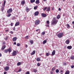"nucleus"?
I'll return each instance as SVG.
<instances>
[{"label": "nucleus", "mask_w": 74, "mask_h": 74, "mask_svg": "<svg viewBox=\"0 0 74 74\" xmlns=\"http://www.w3.org/2000/svg\"><path fill=\"white\" fill-rule=\"evenodd\" d=\"M60 73H63V71L61 70L60 71Z\"/></svg>", "instance_id": "64"}, {"label": "nucleus", "mask_w": 74, "mask_h": 74, "mask_svg": "<svg viewBox=\"0 0 74 74\" xmlns=\"http://www.w3.org/2000/svg\"><path fill=\"white\" fill-rule=\"evenodd\" d=\"M49 55V53H46V55L47 56H48Z\"/></svg>", "instance_id": "40"}, {"label": "nucleus", "mask_w": 74, "mask_h": 74, "mask_svg": "<svg viewBox=\"0 0 74 74\" xmlns=\"http://www.w3.org/2000/svg\"><path fill=\"white\" fill-rule=\"evenodd\" d=\"M40 20L38 19L36 20L35 22V24L36 25H39V24H40Z\"/></svg>", "instance_id": "3"}, {"label": "nucleus", "mask_w": 74, "mask_h": 74, "mask_svg": "<svg viewBox=\"0 0 74 74\" xmlns=\"http://www.w3.org/2000/svg\"><path fill=\"white\" fill-rule=\"evenodd\" d=\"M73 25V26H74V21H73L72 23Z\"/></svg>", "instance_id": "53"}, {"label": "nucleus", "mask_w": 74, "mask_h": 74, "mask_svg": "<svg viewBox=\"0 0 74 74\" xmlns=\"http://www.w3.org/2000/svg\"><path fill=\"white\" fill-rule=\"evenodd\" d=\"M45 34V31L42 32L41 33L42 35V36H44Z\"/></svg>", "instance_id": "31"}, {"label": "nucleus", "mask_w": 74, "mask_h": 74, "mask_svg": "<svg viewBox=\"0 0 74 74\" xmlns=\"http://www.w3.org/2000/svg\"><path fill=\"white\" fill-rule=\"evenodd\" d=\"M56 73H58L59 72V70L58 69H56Z\"/></svg>", "instance_id": "35"}, {"label": "nucleus", "mask_w": 74, "mask_h": 74, "mask_svg": "<svg viewBox=\"0 0 74 74\" xmlns=\"http://www.w3.org/2000/svg\"><path fill=\"white\" fill-rule=\"evenodd\" d=\"M17 66H21V63L20 62H18L17 64Z\"/></svg>", "instance_id": "20"}, {"label": "nucleus", "mask_w": 74, "mask_h": 74, "mask_svg": "<svg viewBox=\"0 0 74 74\" xmlns=\"http://www.w3.org/2000/svg\"><path fill=\"white\" fill-rule=\"evenodd\" d=\"M17 40V38L16 37H14L12 39V40L13 41H16Z\"/></svg>", "instance_id": "12"}, {"label": "nucleus", "mask_w": 74, "mask_h": 74, "mask_svg": "<svg viewBox=\"0 0 74 74\" xmlns=\"http://www.w3.org/2000/svg\"><path fill=\"white\" fill-rule=\"evenodd\" d=\"M53 9H54V8L53 7H52V10L53 11Z\"/></svg>", "instance_id": "61"}, {"label": "nucleus", "mask_w": 74, "mask_h": 74, "mask_svg": "<svg viewBox=\"0 0 74 74\" xmlns=\"http://www.w3.org/2000/svg\"><path fill=\"white\" fill-rule=\"evenodd\" d=\"M36 59L37 61H38V62H39V61H40V60H41L40 58H37Z\"/></svg>", "instance_id": "30"}, {"label": "nucleus", "mask_w": 74, "mask_h": 74, "mask_svg": "<svg viewBox=\"0 0 74 74\" xmlns=\"http://www.w3.org/2000/svg\"><path fill=\"white\" fill-rule=\"evenodd\" d=\"M39 14V12L36 11L35 12L34 14L35 16H37Z\"/></svg>", "instance_id": "6"}, {"label": "nucleus", "mask_w": 74, "mask_h": 74, "mask_svg": "<svg viewBox=\"0 0 74 74\" xmlns=\"http://www.w3.org/2000/svg\"><path fill=\"white\" fill-rule=\"evenodd\" d=\"M11 14H8L7 16L8 17H10V16H11Z\"/></svg>", "instance_id": "37"}, {"label": "nucleus", "mask_w": 74, "mask_h": 74, "mask_svg": "<svg viewBox=\"0 0 74 74\" xmlns=\"http://www.w3.org/2000/svg\"><path fill=\"white\" fill-rule=\"evenodd\" d=\"M12 55L13 56H16V51H13L12 53Z\"/></svg>", "instance_id": "4"}, {"label": "nucleus", "mask_w": 74, "mask_h": 74, "mask_svg": "<svg viewBox=\"0 0 74 74\" xmlns=\"http://www.w3.org/2000/svg\"><path fill=\"white\" fill-rule=\"evenodd\" d=\"M71 69H73V68H74V65H72L71 66Z\"/></svg>", "instance_id": "47"}, {"label": "nucleus", "mask_w": 74, "mask_h": 74, "mask_svg": "<svg viewBox=\"0 0 74 74\" xmlns=\"http://www.w3.org/2000/svg\"><path fill=\"white\" fill-rule=\"evenodd\" d=\"M5 3H6V1L5 0L4 1L3 3V6L4 7H5Z\"/></svg>", "instance_id": "25"}, {"label": "nucleus", "mask_w": 74, "mask_h": 74, "mask_svg": "<svg viewBox=\"0 0 74 74\" xmlns=\"http://www.w3.org/2000/svg\"><path fill=\"white\" fill-rule=\"evenodd\" d=\"M7 74V72H5L4 73V74Z\"/></svg>", "instance_id": "58"}, {"label": "nucleus", "mask_w": 74, "mask_h": 74, "mask_svg": "<svg viewBox=\"0 0 74 74\" xmlns=\"http://www.w3.org/2000/svg\"><path fill=\"white\" fill-rule=\"evenodd\" d=\"M59 11H60L61 10V8H60L58 9Z\"/></svg>", "instance_id": "56"}, {"label": "nucleus", "mask_w": 74, "mask_h": 74, "mask_svg": "<svg viewBox=\"0 0 74 74\" xmlns=\"http://www.w3.org/2000/svg\"><path fill=\"white\" fill-rule=\"evenodd\" d=\"M37 70L36 69H33V72H34V73H36V72H37Z\"/></svg>", "instance_id": "23"}, {"label": "nucleus", "mask_w": 74, "mask_h": 74, "mask_svg": "<svg viewBox=\"0 0 74 74\" xmlns=\"http://www.w3.org/2000/svg\"><path fill=\"white\" fill-rule=\"evenodd\" d=\"M35 53H36V51L35 50L33 51L31 53V55H34L35 54Z\"/></svg>", "instance_id": "15"}, {"label": "nucleus", "mask_w": 74, "mask_h": 74, "mask_svg": "<svg viewBox=\"0 0 74 74\" xmlns=\"http://www.w3.org/2000/svg\"><path fill=\"white\" fill-rule=\"evenodd\" d=\"M21 71H22V69H20L18 70V72H21Z\"/></svg>", "instance_id": "46"}, {"label": "nucleus", "mask_w": 74, "mask_h": 74, "mask_svg": "<svg viewBox=\"0 0 74 74\" xmlns=\"http://www.w3.org/2000/svg\"><path fill=\"white\" fill-rule=\"evenodd\" d=\"M13 30H15V27H13Z\"/></svg>", "instance_id": "57"}, {"label": "nucleus", "mask_w": 74, "mask_h": 74, "mask_svg": "<svg viewBox=\"0 0 74 74\" xmlns=\"http://www.w3.org/2000/svg\"><path fill=\"white\" fill-rule=\"evenodd\" d=\"M25 47L26 48H27V45H25Z\"/></svg>", "instance_id": "54"}, {"label": "nucleus", "mask_w": 74, "mask_h": 74, "mask_svg": "<svg viewBox=\"0 0 74 74\" xmlns=\"http://www.w3.org/2000/svg\"><path fill=\"white\" fill-rule=\"evenodd\" d=\"M26 10L27 11V12L29 11V9L28 8H26Z\"/></svg>", "instance_id": "33"}, {"label": "nucleus", "mask_w": 74, "mask_h": 74, "mask_svg": "<svg viewBox=\"0 0 74 74\" xmlns=\"http://www.w3.org/2000/svg\"><path fill=\"white\" fill-rule=\"evenodd\" d=\"M21 4L22 5H23L25 4V0H23L21 1Z\"/></svg>", "instance_id": "9"}, {"label": "nucleus", "mask_w": 74, "mask_h": 74, "mask_svg": "<svg viewBox=\"0 0 74 74\" xmlns=\"http://www.w3.org/2000/svg\"><path fill=\"white\" fill-rule=\"evenodd\" d=\"M13 25H14V23H11L10 24V25L11 26H13Z\"/></svg>", "instance_id": "49"}, {"label": "nucleus", "mask_w": 74, "mask_h": 74, "mask_svg": "<svg viewBox=\"0 0 74 74\" xmlns=\"http://www.w3.org/2000/svg\"><path fill=\"white\" fill-rule=\"evenodd\" d=\"M60 18V15H58L57 17V19H59Z\"/></svg>", "instance_id": "29"}, {"label": "nucleus", "mask_w": 74, "mask_h": 74, "mask_svg": "<svg viewBox=\"0 0 74 74\" xmlns=\"http://www.w3.org/2000/svg\"><path fill=\"white\" fill-rule=\"evenodd\" d=\"M67 49H71V48H72V46H69L67 47Z\"/></svg>", "instance_id": "14"}, {"label": "nucleus", "mask_w": 74, "mask_h": 74, "mask_svg": "<svg viewBox=\"0 0 74 74\" xmlns=\"http://www.w3.org/2000/svg\"><path fill=\"white\" fill-rule=\"evenodd\" d=\"M9 30L8 29H7L6 30H5V32H8Z\"/></svg>", "instance_id": "51"}, {"label": "nucleus", "mask_w": 74, "mask_h": 74, "mask_svg": "<svg viewBox=\"0 0 74 74\" xmlns=\"http://www.w3.org/2000/svg\"><path fill=\"white\" fill-rule=\"evenodd\" d=\"M4 7H3L1 9L2 12H3V11H4Z\"/></svg>", "instance_id": "39"}, {"label": "nucleus", "mask_w": 74, "mask_h": 74, "mask_svg": "<svg viewBox=\"0 0 74 74\" xmlns=\"http://www.w3.org/2000/svg\"><path fill=\"white\" fill-rule=\"evenodd\" d=\"M43 44H45L46 43H47V40H44V41L43 42Z\"/></svg>", "instance_id": "26"}, {"label": "nucleus", "mask_w": 74, "mask_h": 74, "mask_svg": "<svg viewBox=\"0 0 74 74\" xmlns=\"http://www.w3.org/2000/svg\"><path fill=\"white\" fill-rule=\"evenodd\" d=\"M12 11V8H10L8 11L7 13H10V12H11Z\"/></svg>", "instance_id": "8"}, {"label": "nucleus", "mask_w": 74, "mask_h": 74, "mask_svg": "<svg viewBox=\"0 0 74 74\" xmlns=\"http://www.w3.org/2000/svg\"><path fill=\"white\" fill-rule=\"evenodd\" d=\"M10 33L11 34H13V32H12V31H10Z\"/></svg>", "instance_id": "52"}, {"label": "nucleus", "mask_w": 74, "mask_h": 74, "mask_svg": "<svg viewBox=\"0 0 74 74\" xmlns=\"http://www.w3.org/2000/svg\"><path fill=\"white\" fill-rule=\"evenodd\" d=\"M55 53H56L55 50H53L52 52V54H51V56H53L54 55H55Z\"/></svg>", "instance_id": "7"}, {"label": "nucleus", "mask_w": 74, "mask_h": 74, "mask_svg": "<svg viewBox=\"0 0 74 74\" xmlns=\"http://www.w3.org/2000/svg\"><path fill=\"white\" fill-rule=\"evenodd\" d=\"M71 59L72 60H74V56H72L71 57Z\"/></svg>", "instance_id": "27"}, {"label": "nucleus", "mask_w": 74, "mask_h": 74, "mask_svg": "<svg viewBox=\"0 0 74 74\" xmlns=\"http://www.w3.org/2000/svg\"><path fill=\"white\" fill-rule=\"evenodd\" d=\"M19 23H20L19 22V21L16 22L15 24V26H19Z\"/></svg>", "instance_id": "10"}, {"label": "nucleus", "mask_w": 74, "mask_h": 74, "mask_svg": "<svg viewBox=\"0 0 74 74\" xmlns=\"http://www.w3.org/2000/svg\"><path fill=\"white\" fill-rule=\"evenodd\" d=\"M46 22L48 25H49V21H47Z\"/></svg>", "instance_id": "42"}, {"label": "nucleus", "mask_w": 74, "mask_h": 74, "mask_svg": "<svg viewBox=\"0 0 74 74\" xmlns=\"http://www.w3.org/2000/svg\"><path fill=\"white\" fill-rule=\"evenodd\" d=\"M46 11L47 12H49V11H50V7H48V8H47Z\"/></svg>", "instance_id": "17"}, {"label": "nucleus", "mask_w": 74, "mask_h": 74, "mask_svg": "<svg viewBox=\"0 0 74 74\" xmlns=\"http://www.w3.org/2000/svg\"><path fill=\"white\" fill-rule=\"evenodd\" d=\"M8 49V50L9 53H10V52H11L12 51L11 49L10 48H9Z\"/></svg>", "instance_id": "24"}, {"label": "nucleus", "mask_w": 74, "mask_h": 74, "mask_svg": "<svg viewBox=\"0 0 74 74\" xmlns=\"http://www.w3.org/2000/svg\"><path fill=\"white\" fill-rule=\"evenodd\" d=\"M1 56H2L1 53H0V57H1Z\"/></svg>", "instance_id": "63"}, {"label": "nucleus", "mask_w": 74, "mask_h": 74, "mask_svg": "<svg viewBox=\"0 0 74 74\" xmlns=\"http://www.w3.org/2000/svg\"><path fill=\"white\" fill-rule=\"evenodd\" d=\"M53 21L52 23V25H56V24L57 23V22H58V21L57 20H56V18H54Z\"/></svg>", "instance_id": "1"}, {"label": "nucleus", "mask_w": 74, "mask_h": 74, "mask_svg": "<svg viewBox=\"0 0 74 74\" xmlns=\"http://www.w3.org/2000/svg\"><path fill=\"white\" fill-rule=\"evenodd\" d=\"M3 45H4V44H5V42H3Z\"/></svg>", "instance_id": "55"}, {"label": "nucleus", "mask_w": 74, "mask_h": 74, "mask_svg": "<svg viewBox=\"0 0 74 74\" xmlns=\"http://www.w3.org/2000/svg\"><path fill=\"white\" fill-rule=\"evenodd\" d=\"M63 36V33H59L58 35V37L59 38H62Z\"/></svg>", "instance_id": "2"}, {"label": "nucleus", "mask_w": 74, "mask_h": 74, "mask_svg": "<svg viewBox=\"0 0 74 74\" xmlns=\"http://www.w3.org/2000/svg\"><path fill=\"white\" fill-rule=\"evenodd\" d=\"M63 64L64 66H66V65H67V63L66 62H64L63 63Z\"/></svg>", "instance_id": "38"}, {"label": "nucleus", "mask_w": 74, "mask_h": 74, "mask_svg": "<svg viewBox=\"0 0 74 74\" xmlns=\"http://www.w3.org/2000/svg\"><path fill=\"white\" fill-rule=\"evenodd\" d=\"M25 74H30V72H29V71H28Z\"/></svg>", "instance_id": "48"}, {"label": "nucleus", "mask_w": 74, "mask_h": 74, "mask_svg": "<svg viewBox=\"0 0 74 74\" xmlns=\"http://www.w3.org/2000/svg\"><path fill=\"white\" fill-rule=\"evenodd\" d=\"M21 45V44L19 43H18L17 44V46H18V47H19V46H20Z\"/></svg>", "instance_id": "43"}, {"label": "nucleus", "mask_w": 74, "mask_h": 74, "mask_svg": "<svg viewBox=\"0 0 74 74\" xmlns=\"http://www.w3.org/2000/svg\"><path fill=\"white\" fill-rule=\"evenodd\" d=\"M9 38L8 37V36H6L5 38V40L7 41V40H8V39Z\"/></svg>", "instance_id": "32"}, {"label": "nucleus", "mask_w": 74, "mask_h": 74, "mask_svg": "<svg viewBox=\"0 0 74 74\" xmlns=\"http://www.w3.org/2000/svg\"><path fill=\"white\" fill-rule=\"evenodd\" d=\"M55 67H53V68H52V69H51V70H52V71H54V70H55Z\"/></svg>", "instance_id": "41"}, {"label": "nucleus", "mask_w": 74, "mask_h": 74, "mask_svg": "<svg viewBox=\"0 0 74 74\" xmlns=\"http://www.w3.org/2000/svg\"><path fill=\"white\" fill-rule=\"evenodd\" d=\"M66 26L67 28H68V29L69 28V27H70V25H69V24H67Z\"/></svg>", "instance_id": "36"}, {"label": "nucleus", "mask_w": 74, "mask_h": 74, "mask_svg": "<svg viewBox=\"0 0 74 74\" xmlns=\"http://www.w3.org/2000/svg\"><path fill=\"white\" fill-rule=\"evenodd\" d=\"M10 69V68L8 66H6L5 68V70L6 71H8Z\"/></svg>", "instance_id": "5"}, {"label": "nucleus", "mask_w": 74, "mask_h": 74, "mask_svg": "<svg viewBox=\"0 0 74 74\" xmlns=\"http://www.w3.org/2000/svg\"><path fill=\"white\" fill-rule=\"evenodd\" d=\"M65 42L66 44H69L70 43V40L69 39L66 40Z\"/></svg>", "instance_id": "11"}, {"label": "nucleus", "mask_w": 74, "mask_h": 74, "mask_svg": "<svg viewBox=\"0 0 74 74\" xmlns=\"http://www.w3.org/2000/svg\"><path fill=\"white\" fill-rule=\"evenodd\" d=\"M29 42H30L31 44H33V40H29Z\"/></svg>", "instance_id": "19"}, {"label": "nucleus", "mask_w": 74, "mask_h": 74, "mask_svg": "<svg viewBox=\"0 0 74 74\" xmlns=\"http://www.w3.org/2000/svg\"><path fill=\"white\" fill-rule=\"evenodd\" d=\"M37 7H38V6H35L34 7V10H37Z\"/></svg>", "instance_id": "34"}, {"label": "nucleus", "mask_w": 74, "mask_h": 74, "mask_svg": "<svg viewBox=\"0 0 74 74\" xmlns=\"http://www.w3.org/2000/svg\"><path fill=\"white\" fill-rule=\"evenodd\" d=\"M46 9H47V7H45L43 10L44 11H45Z\"/></svg>", "instance_id": "44"}, {"label": "nucleus", "mask_w": 74, "mask_h": 74, "mask_svg": "<svg viewBox=\"0 0 74 74\" xmlns=\"http://www.w3.org/2000/svg\"><path fill=\"white\" fill-rule=\"evenodd\" d=\"M30 1L31 3H33L35 2V0H30Z\"/></svg>", "instance_id": "28"}, {"label": "nucleus", "mask_w": 74, "mask_h": 74, "mask_svg": "<svg viewBox=\"0 0 74 74\" xmlns=\"http://www.w3.org/2000/svg\"><path fill=\"white\" fill-rule=\"evenodd\" d=\"M8 52V49H6L4 51V53H7Z\"/></svg>", "instance_id": "16"}, {"label": "nucleus", "mask_w": 74, "mask_h": 74, "mask_svg": "<svg viewBox=\"0 0 74 74\" xmlns=\"http://www.w3.org/2000/svg\"><path fill=\"white\" fill-rule=\"evenodd\" d=\"M37 66H40V64L39 63H38L37 64Z\"/></svg>", "instance_id": "50"}, {"label": "nucleus", "mask_w": 74, "mask_h": 74, "mask_svg": "<svg viewBox=\"0 0 74 74\" xmlns=\"http://www.w3.org/2000/svg\"><path fill=\"white\" fill-rule=\"evenodd\" d=\"M38 30H39V29H37L36 31V32H38Z\"/></svg>", "instance_id": "59"}, {"label": "nucleus", "mask_w": 74, "mask_h": 74, "mask_svg": "<svg viewBox=\"0 0 74 74\" xmlns=\"http://www.w3.org/2000/svg\"><path fill=\"white\" fill-rule=\"evenodd\" d=\"M65 74H70V71H69V70L66 71L65 72Z\"/></svg>", "instance_id": "18"}, {"label": "nucleus", "mask_w": 74, "mask_h": 74, "mask_svg": "<svg viewBox=\"0 0 74 74\" xmlns=\"http://www.w3.org/2000/svg\"><path fill=\"white\" fill-rule=\"evenodd\" d=\"M35 3L37 4H39V3H40V1H39V0H36V1Z\"/></svg>", "instance_id": "21"}, {"label": "nucleus", "mask_w": 74, "mask_h": 74, "mask_svg": "<svg viewBox=\"0 0 74 74\" xmlns=\"http://www.w3.org/2000/svg\"><path fill=\"white\" fill-rule=\"evenodd\" d=\"M50 73H51V74H53V72H51Z\"/></svg>", "instance_id": "62"}, {"label": "nucleus", "mask_w": 74, "mask_h": 74, "mask_svg": "<svg viewBox=\"0 0 74 74\" xmlns=\"http://www.w3.org/2000/svg\"><path fill=\"white\" fill-rule=\"evenodd\" d=\"M41 15L43 17H46L47 16V14L45 13H42Z\"/></svg>", "instance_id": "13"}, {"label": "nucleus", "mask_w": 74, "mask_h": 74, "mask_svg": "<svg viewBox=\"0 0 74 74\" xmlns=\"http://www.w3.org/2000/svg\"><path fill=\"white\" fill-rule=\"evenodd\" d=\"M14 45H16V42H14Z\"/></svg>", "instance_id": "60"}, {"label": "nucleus", "mask_w": 74, "mask_h": 74, "mask_svg": "<svg viewBox=\"0 0 74 74\" xmlns=\"http://www.w3.org/2000/svg\"><path fill=\"white\" fill-rule=\"evenodd\" d=\"M28 38H29V36H27L25 37V39H28Z\"/></svg>", "instance_id": "45"}, {"label": "nucleus", "mask_w": 74, "mask_h": 74, "mask_svg": "<svg viewBox=\"0 0 74 74\" xmlns=\"http://www.w3.org/2000/svg\"><path fill=\"white\" fill-rule=\"evenodd\" d=\"M5 45H3V46L2 48L1 49H2V50H4V49H5Z\"/></svg>", "instance_id": "22"}]
</instances>
